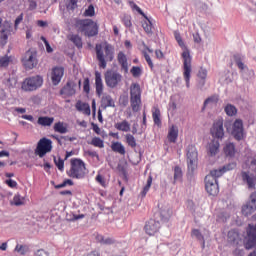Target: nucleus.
I'll return each instance as SVG.
<instances>
[{"instance_id": "obj_64", "label": "nucleus", "mask_w": 256, "mask_h": 256, "mask_svg": "<svg viewBox=\"0 0 256 256\" xmlns=\"http://www.w3.org/2000/svg\"><path fill=\"white\" fill-rule=\"evenodd\" d=\"M37 25H38L39 27H46V26H48L47 22L42 21V20H38V21H37Z\"/></svg>"}, {"instance_id": "obj_57", "label": "nucleus", "mask_w": 256, "mask_h": 256, "mask_svg": "<svg viewBox=\"0 0 256 256\" xmlns=\"http://www.w3.org/2000/svg\"><path fill=\"white\" fill-rule=\"evenodd\" d=\"M23 22V13H21L15 20L14 27L15 30H18L19 25Z\"/></svg>"}, {"instance_id": "obj_41", "label": "nucleus", "mask_w": 256, "mask_h": 256, "mask_svg": "<svg viewBox=\"0 0 256 256\" xmlns=\"http://www.w3.org/2000/svg\"><path fill=\"white\" fill-rule=\"evenodd\" d=\"M12 62V57L10 56H3L0 58V68H7L9 67L10 63Z\"/></svg>"}, {"instance_id": "obj_34", "label": "nucleus", "mask_w": 256, "mask_h": 256, "mask_svg": "<svg viewBox=\"0 0 256 256\" xmlns=\"http://www.w3.org/2000/svg\"><path fill=\"white\" fill-rule=\"evenodd\" d=\"M217 103H219V95H212L204 101L203 109L207 108L209 105H217Z\"/></svg>"}, {"instance_id": "obj_15", "label": "nucleus", "mask_w": 256, "mask_h": 256, "mask_svg": "<svg viewBox=\"0 0 256 256\" xmlns=\"http://www.w3.org/2000/svg\"><path fill=\"white\" fill-rule=\"evenodd\" d=\"M232 135L237 141L244 139V127L241 119H236L232 125Z\"/></svg>"}, {"instance_id": "obj_49", "label": "nucleus", "mask_w": 256, "mask_h": 256, "mask_svg": "<svg viewBox=\"0 0 256 256\" xmlns=\"http://www.w3.org/2000/svg\"><path fill=\"white\" fill-rule=\"evenodd\" d=\"M96 182L99 183L102 187L106 188L107 187V182H106V179L101 175V174H98L96 176Z\"/></svg>"}, {"instance_id": "obj_60", "label": "nucleus", "mask_w": 256, "mask_h": 256, "mask_svg": "<svg viewBox=\"0 0 256 256\" xmlns=\"http://www.w3.org/2000/svg\"><path fill=\"white\" fill-rule=\"evenodd\" d=\"M5 184H7L10 188H16L18 186V183L12 179L6 180Z\"/></svg>"}, {"instance_id": "obj_14", "label": "nucleus", "mask_w": 256, "mask_h": 256, "mask_svg": "<svg viewBox=\"0 0 256 256\" xmlns=\"http://www.w3.org/2000/svg\"><path fill=\"white\" fill-rule=\"evenodd\" d=\"M210 134L216 139H223L224 129H223V118H217L214 120L213 125L210 129Z\"/></svg>"}, {"instance_id": "obj_11", "label": "nucleus", "mask_w": 256, "mask_h": 256, "mask_svg": "<svg viewBox=\"0 0 256 256\" xmlns=\"http://www.w3.org/2000/svg\"><path fill=\"white\" fill-rule=\"evenodd\" d=\"M22 63L26 70H33L37 68V52L32 50L26 51L24 57L22 58Z\"/></svg>"}, {"instance_id": "obj_42", "label": "nucleus", "mask_w": 256, "mask_h": 256, "mask_svg": "<svg viewBox=\"0 0 256 256\" xmlns=\"http://www.w3.org/2000/svg\"><path fill=\"white\" fill-rule=\"evenodd\" d=\"M152 183H153V178L152 176H149L147 178V182H146V185L143 187V191L141 192L142 196H146L147 193L149 192L151 186H152Z\"/></svg>"}, {"instance_id": "obj_32", "label": "nucleus", "mask_w": 256, "mask_h": 256, "mask_svg": "<svg viewBox=\"0 0 256 256\" xmlns=\"http://www.w3.org/2000/svg\"><path fill=\"white\" fill-rule=\"evenodd\" d=\"M152 119L155 125L160 127L162 125V120H161V111L159 108H154L152 111Z\"/></svg>"}, {"instance_id": "obj_46", "label": "nucleus", "mask_w": 256, "mask_h": 256, "mask_svg": "<svg viewBox=\"0 0 256 256\" xmlns=\"http://www.w3.org/2000/svg\"><path fill=\"white\" fill-rule=\"evenodd\" d=\"M183 177V171L179 166L174 168V181H179Z\"/></svg>"}, {"instance_id": "obj_39", "label": "nucleus", "mask_w": 256, "mask_h": 256, "mask_svg": "<svg viewBox=\"0 0 256 256\" xmlns=\"http://www.w3.org/2000/svg\"><path fill=\"white\" fill-rule=\"evenodd\" d=\"M173 215V211L169 208L160 211L161 220H169Z\"/></svg>"}, {"instance_id": "obj_3", "label": "nucleus", "mask_w": 256, "mask_h": 256, "mask_svg": "<svg viewBox=\"0 0 256 256\" xmlns=\"http://www.w3.org/2000/svg\"><path fill=\"white\" fill-rule=\"evenodd\" d=\"M75 28L79 33H84L88 37H94L99 33L98 24L91 19L77 20Z\"/></svg>"}, {"instance_id": "obj_27", "label": "nucleus", "mask_w": 256, "mask_h": 256, "mask_svg": "<svg viewBox=\"0 0 256 256\" xmlns=\"http://www.w3.org/2000/svg\"><path fill=\"white\" fill-rule=\"evenodd\" d=\"M144 20L141 21V26L145 33L152 34L153 33V24L150 19L146 15L143 16Z\"/></svg>"}, {"instance_id": "obj_56", "label": "nucleus", "mask_w": 256, "mask_h": 256, "mask_svg": "<svg viewBox=\"0 0 256 256\" xmlns=\"http://www.w3.org/2000/svg\"><path fill=\"white\" fill-rule=\"evenodd\" d=\"M129 4L133 10H136L140 15L145 16L144 12L138 5H136L134 2H129Z\"/></svg>"}, {"instance_id": "obj_12", "label": "nucleus", "mask_w": 256, "mask_h": 256, "mask_svg": "<svg viewBox=\"0 0 256 256\" xmlns=\"http://www.w3.org/2000/svg\"><path fill=\"white\" fill-rule=\"evenodd\" d=\"M122 81V75L116 71H107L105 74V82L109 88H116Z\"/></svg>"}, {"instance_id": "obj_47", "label": "nucleus", "mask_w": 256, "mask_h": 256, "mask_svg": "<svg viewBox=\"0 0 256 256\" xmlns=\"http://www.w3.org/2000/svg\"><path fill=\"white\" fill-rule=\"evenodd\" d=\"M192 236L196 237V239L198 241H202L203 243H205V237L203 236V234L201 233V231L199 229H193Z\"/></svg>"}, {"instance_id": "obj_19", "label": "nucleus", "mask_w": 256, "mask_h": 256, "mask_svg": "<svg viewBox=\"0 0 256 256\" xmlns=\"http://www.w3.org/2000/svg\"><path fill=\"white\" fill-rule=\"evenodd\" d=\"M64 75L63 67H54L51 71V80L54 86L59 85Z\"/></svg>"}, {"instance_id": "obj_30", "label": "nucleus", "mask_w": 256, "mask_h": 256, "mask_svg": "<svg viewBox=\"0 0 256 256\" xmlns=\"http://www.w3.org/2000/svg\"><path fill=\"white\" fill-rule=\"evenodd\" d=\"M219 147H220V144L218 140H212V142H210V144L208 145V152L210 156L217 155V153H219Z\"/></svg>"}, {"instance_id": "obj_61", "label": "nucleus", "mask_w": 256, "mask_h": 256, "mask_svg": "<svg viewBox=\"0 0 256 256\" xmlns=\"http://www.w3.org/2000/svg\"><path fill=\"white\" fill-rule=\"evenodd\" d=\"M155 57L156 59H164L165 56L162 50L157 49L155 50Z\"/></svg>"}, {"instance_id": "obj_48", "label": "nucleus", "mask_w": 256, "mask_h": 256, "mask_svg": "<svg viewBox=\"0 0 256 256\" xmlns=\"http://www.w3.org/2000/svg\"><path fill=\"white\" fill-rule=\"evenodd\" d=\"M78 0H69L66 4V8L68 11H74L77 8Z\"/></svg>"}, {"instance_id": "obj_24", "label": "nucleus", "mask_w": 256, "mask_h": 256, "mask_svg": "<svg viewBox=\"0 0 256 256\" xmlns=\"http://www.w3.org/2000/svg\"><path fill=\"white\" fill-rule=\"evenodd\" d=\"M114 128L120 132H130L131 130V124L127 120H122L120 122H116L114 124Z\"/></svg>"}, {"instance_id": "obj_13", "label": "nucleus", "mask_w": 256, "mask_h": 256, "mask_svg": "<svg viewBox=\"0 0 256 256\" xmlns=\"http://www.w3.org/2000/svg\"><path fill=\"white\" fill-rule=\"evenodd\" d=\"M205 190L209 195L216 196L219 194V182L213 176H206Z\"/></svg>"}, {"instance_id": "obj_4", "label": "nucleus", "mask_w": 256, "mask_h": 256, "mask_svg": "<svg viewBox=\"0 0 256 256\" xmlns=\"http://www.w3.org/2000/svg\"><path fill=\"white\" fill-rule=\"evenodd\" d=\"M66 174L72 179L82 180L87 175L86 164L81 159H72Z\"/></svg>"}, {"instance_id": "obj_29", "label": "nucleus", "mask_w": 256, "mask_h": 256, "mask_svg": "<svg viewBox=\"0 0 256 256\" xmlns=\"http://www.w3.org/2000/svg\"><path fill=\"white\" fill-rule=\"evenodd\" d=\"M54 122V117L40 116L38 117L37 123L43 127H50Z\"/></svg>"}, {"instance_id": "obj_28", "label": "nucleus", "mask_w": 256, "mask_h": 256, "mask_svg": "<svg viewBox=\"0 0 256 256\" xmlns=\"http://www.w3.org/2000/svg\"><path fill=\"white\" fill-rule=\"evenodd\" d=\"M231 165L224 166L220 169H214L210 172L207 176H212V178H215L216 180L221 177L226 171H229L231 168Z\"/></svg>"}, {"instance_id": "obj_45", "label": "nucleus", "mask_w": 256, "mask_h": 256, "mask_svg": "<svg viewBox=\"0 0 256 256\" xmlns=\"http://www.w3.org/2000/svg\"><path fill=\"white\" fill-rule=\"evenodd\" d=\"M142 55H143V57H144V59H145L147 65H148V67H149L151 70H153V69H154V63H153V61H152V59H151V56H150L146 51H143V52H142Z\"/></svg>"}, {"instance_id": "obj_9", "label": "nucleus", "mask_w": 256, "mask_h": 256, "mask_svg": "<svg viewBox=\"0 0 256 256\" xmlns=\"http://www.w3.org/2000/svg\"><path fill=\"white\" fill-rule=\"evenodd\" d=\"M0 29V45L4 46L13 32V25L10 21L3 22V18H0Z\"/></svg>"}, {"instance_id": "obj_26", "label": "nucleus", "mask_w": 256, "mask_h": 256, "mask_svg": "<svg viewBox=\"0 0 256 256\" xmlns=\"http://www.w3.org/2000/svg\"><path fill=\"white\" fill-rule=\"evenodd\" d=\"M76 109L79 112H83L87 116H90V114H91L90 105L88 103H84L80 100L77 101V103H76Z\"/></svg>"}, {"instance_id": "obj_16", "label": "nucleus", "mask_w": 256, "mask_h": 256, "mask_svg": "<svg viewBox=\"0 0 256 256\" xmlns=\"http://www.w3.org/2000/svg\"><path fill=\"white\" fill-rule=\"evenodd\" d=\"M76 83L72 80H69L67 84L60 90V95L64 98L72 97L76 94Z\"/></svg>"}, {"instance_id": "obj_52", "label": "nucleus", "mask_w": 256, "mask_h": 256, "mask_svg": "<svg viewBox=\"0 0 256 256\" xmlns=\"http://www.w3.org/2000/svg\"><path fill=\"white\" fill-rule=\"evenodd\" d=\"M13 203H14V205H16V206L23 205V198L21 197L20 194L15 195V196L13 197Z\"/></svg>"}, {"instance_id": "obj_55", "label": "nucleus", "mask_w": 256, "mask_h": 256, "mask_svg": "<svg viewBox=\"0 0 256 256\" xmlns=\"http://www.w3.org/2000/svg\"><path fill=\"white\" fill-rule=\"evenodd\" d=\"M122 22L124 23V26L128 28L132 27L131 16H124V18H122Z\"/></svg>"}, {"instance_id": "obj_53", "label": "nucleus", "mask_w": 256, "mask_h": 256, "mask_svg": "<svg viewBox=\"0 0 256 256\" xmlns=\"http://www.w3.org/2000/svg\"><path fill=\"white\" fill-rule=\"evenodd\" d=\"M34 256H50V253L45 249H38L35 251Z\"/></svg>"}, {"instance_id": "obj_10", "label": "nucleus", "mask_w": 256, "mask_h": 256, "mask_svg": "<svg viewBox=\"0 0 256 256\" xmlns=\"http://www.w3.org/2000/svg\"><path fill=\"white\" fill-rule=\"evenodd\" d=\"M52 148V140H49V138H41L39 142H37L35 155L39 156V158H43L52 151Z\"/></svg>"}, {"instance_id": "obj_22", "label": "nucleus", "mask_w": 256, "mask_h": 256, "mask_svg": "<svg viewBox=\"0 0 256 256\" xmlns=\"http://www.w3.org/2000/svg\"><path fill=\"white\" fill-rule=\"evenodd\" d=\"M95 87L97 96L101 97L104 92V84L102 80V75L99 71L95 72Z\"/></svg>"}, {"instance_id": "obj_43", "label": "nucleus", "mask_w": 256, "mask_h": 256, "mask_svg": "<svg viewBox=\"0 0 256 256\" xmlns=\"http://www.w3.org/2000/svg\"><path fill=\"white\" fill-rule=\"evenodd\" d=\"M130 74L133 78H139L142 75V69L139 66H133L130 69Z\"/></svg>"}, {"instance_id": "obj_38", "label": "nucleus", "mask_w": 256, "mask_h": 256, "mask_svg": "<svg viewBox=\"0 0 256 256\" xmlns=\"http://www.w3.org/2000/svg\"><path fill=\"white\" fill-rule=\"evenodd\" d=\"M69 39L78 47V49H82V38L79 35L73 34L69 37Z\"/></svg>"}, {"instance_id": "obj_58", "label": "nucleus", "mask_w": 256, "mask_h": 256, "mask_svg": "<svg viewBox=\"0 0 256 256\" xmlns=\"http://www.w3.org/2000/svg\"><path fill=\"white\" fill-rule=\"evenodd\" d=\"M95 15V9L92 5L88 7V9L85 11V16L92 17Z\"/></svg>"}, {"instance_id": "obj_62", "label": "nucleus", "mask_w": 256, "mask_h": 256, "mask_svg": "<svg viewBox=\"0 0 256 256\" xmlns=\"http://www.w3.org/2000/svg\"><path fill=\"white\" fill-rule=\"evenodd\" d=\"M115 240L113 238H104L103 245H113Z\"/></svg>"}, {"instance_id": "obj_35", "label": "nucleus", "mask_w": 256, "mask_h": 256, "mask_svg": "<svg viewBox=\"0 0 256 256\" xmlns=\"http://www.w3.org/2000/svg\"><path fill=\"white\" fill-rule=\"evenodd\" d=\"M14 251L20 256H25L29 253V247L27 245L17 244Z\"/></svg>"}, {"instance_id": "obj_6", "label": "nucleus", "mask_w": 256, "mask_h": 256, "mask_svg": "<svg viewBox=\"0 0 256 256\" xmlns=\"http://www.w3.org/2000/svg\"><path fill=\"white\" fill-rule=\"evenodd\" d=\"M186 157L188 169L191 170L192 172L195 171L196 168L198 167L199 161V152L195 144H189L186 147Z\"/></svg>"}, {"instance_id": "obj_1", "label": "nucleus", "mask_w": 256, "mask_h": 256, "mask_svg": "<svg viewBox=\"0 0 256 256\" xmlns=\"http://www.w3.org/2000/svg\"><path fill=\"white\" fill-rule=\"evenodd\" d=\"M175 40L177 41L178 45L182 49L181 59L183 61V78L186 82V87L190 88V81L192 75V55L190 49L185 45V42L182 39V36L179 32L174 33Z\"/></svg>"}, {"instance_id": "obj_54", "label": "nucleus", "mask_w": 256, "mask_h": 256, "mask_svg": "<svg viewBox=\"0 0 256 256\" xmlns=\"http://www.w3.org/2000/svg\"><path fill=\"white\" fill-rule=\"evenodd\" d=\"M198 78L205 81L207 79V69L201 68L198 72Z\"/></svg>"}, {"instance_id": "obj_59", "label": "nucleus", "mask_w": 256, "mask_h": 256, "mask_svg": "<svg viewBox=\"0 0 256 256\" xmlns=\"http://www.w3.org/2000/svg\"><path fill=\"white\" fill-rule=\"evenodd\" d=\"M41 40L44 42L45 46H46V51L47 53H52L53 49L51 48L49 42L46 40L45 37H41Z\"/></svg>"}, {"instance_id": "obj_25", "label": "nucleus", "mask_w": 256, "mask_h": 256, "mask_svg": "<svg viewBox=\"0 0 256 256\" xmlns=\"http://www.w3.org/2000/svg\"><path fill=\"white\" fill-rule=\"evenodd\" d=\"M241 176L242 180L247 183L249 189L255 188L256 179L253 175H249L248 172H242Z\"/></svg>"}, {"instance_id": "obj_7", "label": "nucleus", "mask_w": 256, "mask_h": 256, "mask_svg": "<svg viewBox=\"0 0 256 256\" xmlns=\"http://www.w3.org/2000/svg\"><path fill=\"white\" fill-rule=\"evenodd\" d=\"M43 84V78L39 75L28 77L24 79V81L21 84V89L24 92H35L39 88H41Z\"/></svg>"}, {"instance_id": "obj_17", "label": "nucleus", "mask_w": 256, "mask_h": 256, "mask_svg": "<svg viewBox=\"0 0 256 256\" xmlns=\"http://www.w3.org/2000/svg\"><path fill=\"white\" fill-rule=\"evenodd\" d=\"M160 229V222L150 219L149 221L146 222L144 226V231L147 235H156Z\"/></svg>"}, {"instance_id": "obj_36", "label": "nucleus", "mask_w": 256, "mask_h": 256, "mask_svg": "<svg viewBox=\"0 0 256 256\" xmlns=\"http://www.w3.org/2000/svg\"><path fill=\"white\" fill-rule=\"evenodd\" d=\"M54 131L60 134H65L67 133V127L63 122L59 121L54 124Z\"/></svg>"}, {"instance_id": "obj_20", "label": "nucleus", "mask_w": 256, "mask_h": 256, "mask_svg": "<svg viewBox=\"0 0 256 256\" xmlns=\"http://www.w3.org/2000/svg\"><path fill=\"white\" fill-rule=\"evenodd\" d=\"M179 138V128L177 125L172 124L168 128L167 139L169 143H177Z\"/></svg>"}, {"instance_id": "obj_18", "label": "nucleus", "mask_w": 256, "mask_h": 256, "mask_svg": "<svg viewBox=\"0 0 256 256\" xmlns=\"http://www.w3.org/2000/svg\"><path fill=\"white\" fill-rule=\"evenodd\" d=\"M256 210V193L251 194L250 201L242 207L245 216L251 215Z\"/></svg>"}, {"instance_id": "obj_21", "label": "nucleus", "mask_w": 256, "mask_h": 256, "mask_svg": "<svg viewBox=\"0 0 256 256\" xmlns=\"http://www.w3.org/2000/svg\"><path fill=\"white\" fill-rule=\"evenodd\" d=\"M118 65H120V69L124 72V74L129 73V63L127 56L124 52H118Z\"/></svg>"}, {"instance_id": "obj_40", "label": "nucleus", "mask_w": 256, "mask_h": 256, "mask_svg": "<svg viewBox=\"0 0 256 256\" xmlns=\"http://www.w3.org/2000/svg\"><path fill=\"white\" fill-rule=\"evenodd\" d=\"M224 153L226 154V156H234L235 154V146L234 144H232L231 142L229 144H226L225 148H224Z\"/></svg>"}, {"instance_id": "obj_5", "label": "nucleus", "mask_w": 256, "mask_h": 256, "mask_svg": "<svg viewBox=\"0 0 256 256\" xmlns=\"http://www.w3.org/2000/svg\"><path fill=\"white\" fill-rule=\"evenodd\" d=\"M141 95L142 90L140 85L138 83H132L130 85V107L134 113H137L141 110Z\"/></svg>"}, {"instance_id": "obj_37", "label": "nucleus", "mask_w": 256, "mask_h": 256, "mask_svg": "<svg viewBox=\"0 0 256 256\" xmlns=\"http://www.w3.org/2000/svg\"><path fill=\"white\" fill-rule=\"evenodd\" d=\"M224 111L229 117H233L237 114V108L232 104H227Z\"/></svg>"}, {"instance_id": "obj_31", "label": "nucleus", "mask_w": 256, "mask_h": 256, "mask_svg": "<svg viewBox=\"0 0 256 256\" xmlns=\"http://www.w3.org/2000/svg\"><path fill=\"white\" fill-rule=\"evenodd\" d=\"M110 148H112V151H114L120 155L126 154L125 146H123V144H121V142H112V146H110Z\"/></svg>"}, {"instance_id": "obj_2", "label": "nucleus", "mask_w": 256, "mask_h": 256, "mask_svg": "<svg viewBox=\"0 0 256 256\" xmlns=\"http://www.w3.org/2000/svg\"><path fill=\"white\" fill-rule=\"evenodd\" d=\"M96 55L101 69L107 68V61L111 62L114 59V47L106 43L103 51L101 44L96 45Z\"/></svg>"}, {"instance_id": "obj_33", "label": "nucleus", "mask_w": 256, "mask_h": 256, "mask_svg": "<svg viewBox=\"0 0 256 256\" xmlns=\"http://www.w3.org/2000/svg\"><path fill=\"white\" fill-rule=\"evenodd\" d=\"M124 138L126 139V144H128L129 147H131L132 149L137 147L136 138L133 134L127 133L126 135H124Z\"/></svg>"}, {"instance_id": "obj_44", "label": "nucleus", "mask_w": 256, "mask_h": 256, "mask_svg": "<svg viewBox=\"0 0 256 256\" xmlns=\"http://www.w3.org/2000/svg\"><path fill=\"white\" fill-rule=\"evenodd\" d=\"M91 145L102 149L104 148V140H101V138H98L97 136H95V138L91 140Z\"/></svg>"}, {"instance_id": "obj_50", "label": "nucleus", "mask_w": 256, "mask_h": 256, "mask_svg": "<svg viewBox=\"0 0 256 256\" xmlns=\"http://www.w3.org/2000/svg\"><path fill=\"white\" fill-rule=\"evenodd\" d=\"M83 91H84L86 94H89V93H90V80H89L88 77L84 79V82H83Z\"/></svg>"}, {"instance_id": "obj_8", "label": "nucleus", "mask_w": 256, "mask_h": 256, "mask_svg": "<svg viewBox=\"0 0 256 256\" xmlns=\"http://www.w3.org/2000/svg\"><path fill=\"white\" fill-rule=\"evenodd\" d=\"M244 238V247L246 250L256 248V224H249Z\"/></svg>"}, {"instance_id": "obj_63", "label": "nucleus", "mask_w": 256, "mask_h": 256, "mask_svg": "<svg viewBox=\"0 0 256 256\" xmlns=\"http://www.w3.org/2000/svg\"><path fill=\"white\" fill-rule=\"evenodd\" d=\"M92 126H93V131L96 133V134H100L101 133V129H100V127L97 125V124H95V123H92Z\"/></svg>"}, {"instance_id": "obj_23", "label": "nucleus", "mask_w": 256, "mask_h": 256, "mask_svg": "<svg viewBox=\"0 0 256 256\" xmlns=\"http://www.w3.org/2000/svg\"><path fill=\"white\" fill-rule=\"evenodd\" d=\"M101 107L106 110L107 108H115V100L109 94L103 95L101 99Z\"/></svg>"}, {"instance_id": "obj_51", "label": "nucleus", "mask_w": 256, "mask_h": 256, "mask_svg": "<svg viewBox=\"0 0 256 256\" xmlns=\"http://www.w3.org/2000/svg\"><path fill=\"white\" fill-rule=\"evenodd\" d=\"M54 163H55V165L57 166V168L61 171V172H63L64 171V161L61 159V158H59L58 160L54 157Z\"/></svg>"}]
</instances>
